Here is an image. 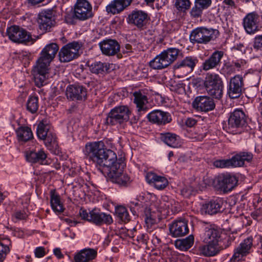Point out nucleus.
I'll return each mask as SVG.
<instances>
[{
    "instance_id": "obj_1",
    "label": "nucleus",
    "mask_w": 262,
    "mask_h": 262,
    "mask_svg": "<svg viewBox=\"0 0 262 262\" xmlns=\"http://www.w3.org/2000/svg\"><path fill=\"white\" fill-rule=\"evenodd\" d=\"M83 152L86 159L100 166L106 167L108 172L122 166V164L117 162L116 153L111 149L104 148L102 142L87 143Z\"/></svg>"
},
{
    "instance_id": "obj_4",
    "label": "nucleus",
    "mask_w": 262,
    "mask_h": 262,
    "mask_svg": "<svg viewBox=\"0 0 262 262\" xmlns=\"http://www.w3.org/2000/svg\"><path fill=\"white\" fill-rule=\"evenodd\" d=\"M219 34L217 30L206 27H198L193 29L189 35L190 41L193 44L207 45L214 40Z\"/></svg>"
},
{
    "instance_id": "obj_34",
    "label": "nucleus",
    "mask_w": 262,
    "mask_h": 262,
    "mask_svg": "<svg viewBox=\"0 0 262 262\" xmlns=\"http://www.w3.org/2000/svg\"><path fill=\"white\" fill-rule=\"evenodd\" d=\"M26 158L27 160L31 163H40L43 164V161L47 158V155L45 151L40 149L37 151H30L26 153Z\"/></svg>"
},
{
    "instance_id": "obj_30",
    "label": "nucleus",
    "mask_w": 262,
    "mask_h": 262,
    "mask_svg": "<svg viewBox=\"0 0 262 262\" xmlns=\"http://www.w3.org/2000/svg\"><path fill=\"white\" fill-rule=\"evenodd\" d=\"M223 54V52L222 51H216L214 52L212 55L203 63V69L206 71L214 69L220 65Z\"/></svg>"
},
{
    "instance_id": "obj_48",
    "label": "nucleus",
    "mask_w": 262,
    "mask_h": 262,
    "mask_svg": "<svg viewBox=\"0 0 262 262\" xmlns=\"http://www.w3.org/2000/svg\"><path fill=\"white\" fill-rule=\"evenodd\" d=\"M189 0H176V7L180 11H185L190 7Z\"/></svg>"
},
{
    "instance_id": "obj_25",
    "label": "nucleus",
    "mask_w": 262,
    "mask_h": 262,
    "mask_svg": "<svg viewBox=\"0 0 262 262\" xmlns=\"http://www.w3.org/2000/svg\"><path fill=\"white\" fill-rule=\"evenodd\" d=\"M102 53L107 56L116 54L120 50L119 43L114 39H107L103 40L99 43Z\"/></svg>"
},
{
    "instance_id": "obj_11",
    "label": "nucleus",
    "mask_w": 262,
    "mask_h": 262,
    "mask_svg": "<svg viewBox=\"0 0 262 262\" xmlns=\"http://www.w3.org/2000/svg\"><path fill=\"white\" fill-rule=\"evenodd\" d=\"M38 23L40 29L43 32L50 31L56 24L55 11L52 9L42 11L38 14Z\"/></svg>"
},
{
    "instance_id": "obj_40",
    "label": "nucleus",
    "mask_w": 262,
    "mask_h": 262,
    "mask_svg": "<svg viewBox=\"0 0 262 262\" xmlns=\"http://www.w3.org/2000/svg\"><path fill=\"white\" fill-rule=\"evenodd\" d=\"M26 107L27 110L31 113L34 114L36 113L39 107L38 97L34 96H29L26 103Z\"/></svg>"
},
{
    "instance_id": "obj_18",
    "label": "nucleus",
    "mask_w": 262,
    "mask_h": 262,
    "mask_svg": "<svg viewBox=\"0 0 262 262\" xmlns=\"http://www.w3.org/2000/svg\"><path fill=\"white\" fill-rule=\"evenodd\" d=\"M66 95L68 99L73 101H83L86 99L87 91L81 85L71 84L67 88Z\"/></svg>"
},
{
    "instance_id": "obj_60",
    "label": "nucleus",
    "mask_w": 262,
    "mask_h": 262,
    "mask_svg": "<svg viewBox=\"0 0 262 262\" xmlns=\"http://www.w3.org/2000/svg\"><path fill=\"white\" fill-rule=\"evenodd\" d=\"M54 255L59 259H60L63 257V254L61 253V250L60 248H56L54 249Z\"/></svg>"
},
{
    "instance_id": "obj_13",
    "label": "nucleus",
    "mask_w": 262,
    "mask_h": 262,
    "mask_svg": "<svg viewBox=\"0 0 262 262\" xmlns=\"http://www.w3.org/2000/svg\"><path fill=\"white\" fill-rule=\"evenodd\" d=\"M244 80L241 75H236L230 78L227 85V94L231 99L239 98L244 88Z\"/></svg>"
},
{
    "instance_id": "obj_17",
    "label": "nucleus",
    "mask_w": 262,
    "mask_h": 262,
    "mask_svg": "<svg viewBox=\"0 0 262 262\" xmlns=\"http://www.w3.org/2000/svg\"><path fill=\"white\" fill-rule=\"evenodd\" d=\"M169 230L173 237L185 236L189 232L187 221L181 219L174 220L169 225Z\"/></svg>"
},
{
    "instance_id": "obj_62",
    "label": "nucleus",
    "mask_w": 262,
    "mask_h": 262,
    "mask_svg": "<svg viewBox=\"0 0 262 262\" xmlns=\"http://www.w3.org/2000/svg\"><path fill=\"white\" fill-rule=\"evenodd\" d=\"M28 1L29 3L33 4V5H35V4H37L40 3H41L44 0H28Z\"/></svg>"
},
{
    "instance_id": "obj_55",
    "label": "nucleus",
    "mask_w": 262,
    "mask_h": 262,
    "mask_svg": "<svg viewBox=\"0 0 262 262\" xmlns=\"http://www.w3.org/2000/svg\"><path fill=\"white\" fill-rule=\"evenodd\" d=\"M142 206V203L139 202V201L130 202V210L134 215L136 213V209L138 210Z\"/></svg>"
},
{
    "instance_id": "obj_5",
    "label": "nucleus",
    "mask_w": 262,
    "mask_h": 262,
    "mask_svg": "<svg viewBox=\"0 0 262 262\" xmlns=\"http://www.w3.org/2000/svg\"><path fill=\"white\" fill-rule=\"evenodd\" d=\"M43 57L40 56L33 69L34 82L38 88L44 85L49 77V67L51 61Z\"/></svg>"
},
{
    "instance_id": "obj_61",
    "label": "nucleus",
    "mask_w": 262,
    "mask_h": 262,
    "mask_svg": "<svg viewBox=\"0 0 262 262\" xmlns=\"http://www.w3.org/2000/svg\"><path fill=\"white\" fill-rule=\"evenodd\" d=\"M64 221L68 224L71 225L73 224L74 226H76L78 223H79L78 222L76 221H73L70 219L67 218L64 219Z\"/></svg>"
},
{
    "instance_id": "obj_50",
    "label": "nucleus",
    "mask_w": 262,
    "mask_h": 262,
    "mask_svg": "<svg viewBox=\"0 0 262 262\" xmlns=\"http://www.w3.org/2000/svg\"><path fill=\"white\" fill-rule=\"evenodd\" d=\"M195 188L191 185H185L181 189V194L185 197H188L194 192Z\"/></svg>"
},
{
    "instance_id": "obj_32",
    "label": "nucleus",
    "mask_w": 262,
    "mask_h": 262,
    "mask_svg": "<svg viewBox=\"0 0 262 262\" xmlns=\"http://www.w3.org/2000/svg\"><path fill=\"white\" fill-rule=\"evenodd\" d=\"M160 139L164 143L172 148H179L182 144L180 137L174 133L170 132L161 133Z\"/></svg>"
},
{
    "instance_id": "obj_35",
    "label": "nucleus",
    "mask_w": 262,
    "mask_h": 262,
    "mask_svg": "<svg viewBox=\"0 0 262 262\" xmlns=\"http://www.w3.org/2000/svg\"><path fill=\"white\" fill-rule=\"evenodd\" d=\"M111 67L112 64L108 63L95 61L90 66V70L93 73L103 74L109 73L111 71Z\"/></svg>"
},
{
    "instance_id": "obj_21",
    "label": "nucleus",
    "mask_w": 262,
    "mask_h": 262,
    "mask_svg": "<svg viewBox=\"0 0 262 262\" xmlns=\"http://www.w3.org/2000/svg\"><path fill=\"white\" fill-rule=\"evenodd\" d=\"M107 176L111 182L120 186H125L130 182V178L127 173L123 172L121 166L107 172Z\"/></svg>"
},
{
    "instance_id": "obj_3",
    "label": "nucleus",
    "mask_w": 262,
    "mask_h": 262,
    "mask_svg": "<svg viewBox=\"0 0 262 262\" xmlns=\"http://www.w3.org/2000/svg\"><path fill=\"white\" fill-rule=\"evenodd\" d=\"M79 214L82 220L98 226L103 224L111 225L113 222V218L110 214L101 212L95 208L89 212L86 210L81 208Z\"/></svg>"
},
{
    "instance_id": "obj_9",
    "label": "nucleus",
    "mask_w": 262,
    "mask_h": 262,
    "mask_svg": "<svg viewBox=\"0 0 262 262\" xmlns=\"http://www.w3.org/2000/svg\"><path fill=\"white\" fill-rule=\"evenodd\" d=\"M7 34L11 41L18 43H26L32 39L30 33L17 26L8 28L7 30Z\"/></svg>"
},
{
    "instance_id": "obj_51",
    "label": "nucleus",
    "mask_w": 262,
    "mask_h": 262,
    "mask_svg": "<svg viewBox=\"0 0 262 262\" xmlns=\"http://www.w3.org/2000/svg\"><path fill=\"white\" fill-rule=\"evenodd\" d=\"M202 11L203 9L195 3L194 6L191 10L190 14L192 17L198 18L201 16Z\"/></svg>"
},
{
    "instance_id": "obj_39",
    "label": "nucleus",
    "mask_w": 262,
    "mask_h": 262,
    "mask_svg": "<svg viewBox=\"0 0 262 262\" xmlns=\"http://www.w3.org/2000/svg\"><path fill=\"white\" fill-rule=\"evenodd\" d=\"M18 140L26 142L33 138V134L30 128L28 126H21L16 131Z\"/></svg>"
},
{
    "instance_id": "obj_38",
    "label": "nucleus",
    "mask_w": 262,
    "mask_h": 262,
    "mask_svg": "<svg viewBox=\"0 0 262 262\" xmlns=\"http://www.w3.org/2000/svg\"><path fill=\"white\" fill-rule=\"evenodd\" d=\"M193 242L194 237L192 235H190L185 238L177 239L175 241L174 245L178 249L181 250H186L192 246Z\"/></svg>"
},
{
    "instance_id": "obj_26",
    "label": "nucleus",
    "mask_w": 262,
    "mask_h": 262,
    "mask_svg": "<svg viewBox=\"0 0 262 262\" xmlns=\"http://www.w3.org/2000/svg\"><path fill=\"white\" fill-rule=\"evenodd\" d=\"M198 62V59L194 56H187L183 60L177 62L173 66V69L178 72L182 71L184 69H187V73L192 72L196 64Z\"/></svg>"
},
{
    "instance_id": "obj_44",
    "label": "nucleus",
    "mask_w": 262,
    "mask_h": 262,
    "mask_svg": "<svg viewBox=\"0 0 262 262\" xmlns=\"http://www.w3.org/2000/svg\"><path fill=\"white\" fill-rule=\"evenodd\" d=\"M10 243L8 239L0 241V262H3L10 249L8 245Z\"/></svg>"
},
{
    "instance_id": "obj_12",
    "label": "nucleus",
    "mask_w": 262,
    "mask_h": 262,
    "mask_svg": "<svg viewBox=\"0 0 262 262\" xmlns=\"http://www.w3.org/2000/svg\"><path fill=\"white\" fill-rule=\"evenodd\" d=\"M237 178L229 174H223L219 176L214 181V187L224 192L232 190L237 185Z\"/></svg>"
},
{
    "instance_id": "obj_53",
    "label": "nucleus",
    "mask_w": 262,
    "mask_h": 262,
    "mask_svg": "<svg viewBox=\"0 0 262 262\" xmlns=\"http://www.w3.org/2000/svg\"><path fill=\"white\" fill-rule=\"evenodd\" d=\"M160 204L158 207V211L162 212L163 210H165L170 208L171 206V204L168 202H166L164 199L161 201H159Z\"/></svg>"
},
{
    "instance_id": "obj_49",
    "label": "nucleus",
    "mask_w": 262,
    "mask_h": 262,
    "mask_svg": "<svg viewBox=\"0 0 262 262\" xmlns=\"http://www.w3.org/2000/svg\"><path fill=\"white\" fill-rule=\"evenodd\" d=\"M148 210H146L145 222L148 226H151L157 222V219L154 212H148Z\"/></svg>"
},
{
    "instance_id": "obj_47",
    "label": "nucleus",
    "mask_w": 262,
    "mask_h": 262,
    "mask_svg": "<svg viewBox=\"0 0 262 262\" xmlns=\"http://www.w3.org/2000/svg\"><path fill=\"white\" fill-rule=\"evenodd\" d=\"M28 215L24 210H16L12 215V219L14 222L27 219Z\"/></svg>"
},
{
    "instance_id": "obj_10",
    "label": "nucleus",
    "mask_w": 262,
    "mask_h": 262,
    "mask_svg": "<svg viewBox=\"0 0 262 262\" xmlns=\"http://www.w3.org/2000/svg\"><path fill=\"white\" fill-rule=\"evenodd\" d=\"M93 16L92 7L87 0H77L74 7V17L80 20H85Z\"/></svg>"
},
{
    "instance_id": "obj_58",
    "label": "nucleus",
    "mask_w": 262,
    "mask_h": 262,
    "mask_svg": "<svg viewBox=\"0 0 262 262\" xmlns=\"http://www.w3.org/2000/svg\"><path fill=\"white\" fill-rule=\"evenodd\" d=\"M223 3L228 8H235V2L233 0H223Z\"/></svg>"
},
{
    "instance_id": "obj_31",
    "label": "nucleus",
    "mask_w": 262,
    "mask_h": 262,
    "mask_svg": "<svg viewBox=\"0 0 262 262\" xmlns=\"http://www.w3.org/2000/svg\"><path fill=\"white\" fill-rule=\"evenodd\" d=\"M146 178L148 183L152 184L159 190L163 189L168 184V180L165 177L159 176L154 172L147 173Z\"/></svg>"
},
{
    "instance_id": "obj_42",
    "label": "nucleus",
    "mask_w": 262,
    "mask_h": 262,
    "mask_svg": "<svg viewBox=\"0 0 262 262\" xmlns=\"http://www.w3.org/2000/svg\"><path fill=\"white\" fill-rule=\"evenodd\" d=\"M50 132L49 125L47 123L43 121L39 122L36 129L37 135L39 139H43Z\"/></svg>"
},
{
    "instance_id": "obj_8",
    "label": "nucleus",
    "mask_w": 262,
    "mask_h": 262,
    "mask_svg": "<svg viewBox=\"0 0 262 262\" xmlns=\"http://www.w3.org/2000/svg\"><path fill=\"white\" fill-rule=\"evenodd\" d=\"M82 44L80 41H73L64 45L59 52L61 62H67L77 58L80 56L79 50Z\"/></svg>"
},
{
    "instance_id": "obj_20",
    "label": "nucleus",
    "mask_w": 262,
    "mask_h": 262,
    "mask_svg": "<svg viewBox=\"0 0 262 262\" xmlns=\"http://www.w3.org/2000/svg\"><path fill=\"white\" fill-rule=\"evenodd\" d=\"M258 15L255 12L249 13L243 19V26L249 34H253L259 31Z\"/></svg>"
},
{
    "instance_id": "obj_2",
    "label": "nucleus",
    "mask_w": 262,
    "mask_h": 262,
    "mask_svg": "<svg viewBox=\"0 0 262 262\" xmlns=\"http://www.w3.org/2000/svg\"><path fill=\"white\" fill-rule=\"evenodd\" d=\"M180 53L181 50L178 48H168L151 60L149 66L155 70L166 68L177 60Z\"/></svg>"
},
{
    "instance_id": "obj_15",
    "label": "nucleus",
    "mask_w": 262,
    "mask_h": 262,
    "mask_svg": "<svg viewBox=\"0 0 262 262\" xmlns=\"http://www.w3.org/2000/svg\"><path fill=\"white\" fill-rule=\"evenodd\" d=\"M227 244L224 246L213 243L204 244L199 247L200 255L206 257H212L217 255L222 250L227 248L231 244L229 238L227 239Z\"/></svg>"
},
{
    "instance_id": "obj_6",
    "label": "nucleus",
    "mask_w": 262,
    "mask_h": 262,
    "mask_svg": "<svg viewBox=\"0 0 262 262\" xmlns=\"http://www.w3.org/2000/svg\"><path fill=\"white\" fill-rule=\"evenodd\" d=\"M204 86L209 95L218 99L222 98L223 82L218 74L207 73L205 78Z\"/></svg>"
},
{
    "instance_id": "obj_19",
    "label": "nucleus",
    "mask_w": 262,
    "mask_h": 262,
    "mask_svg": "<svg viewBox=\"0 0 262 262\" xmlns=\"http://www.w3.org/2000/svg\"><path fill=\"white\" fill-rule=\"evenodd\" d=\"M147 118L149 122L158 125H164L172 120L171 116L169 113L159 110L149 113Z\"/></svg>"
},
{
    "instance_id": "obj_36",
    "label": "nucleus",
    "mask_w": 262,
    "mask_h": 262,
    "mask_svg": "<svg viewBox=\"0 0 262 262\" xmlns=\"http://www.w3.org/2000/svg\"><path fill=\"white\" fill-rule=\"evenodd\" d=\"M58 45L55 43H51L46 46L41 51L40 56L50 61L51 62L54 58L58 51Z\"/></svg>"
},
{
    "instance_id": "obj_64",
    "label": "nucleus",
    "mask_w": 262,
    "mask_h": 262,
    "mask_svg": "<svg viewBox=\"0 0 262 262\" xmlns=\"http://www.w3.org/2000/svg\"><path fill=\"white\" fill-rule=\"evenodd\" d=\"M125 49H126V52H130L132 50V46L130 44H126L125 46Z\"/></svg>"
},
{
    "instance_id": "obj_43",
    "label": "nucleus",
    "mask_w": 262,
    "mask_h": 262,
    "mask_svg": "<svg viewBox=\"0 0 262 262\" xmlns=\"http://www.w3.org/2000/svg\"><path fill=\"white\" fill-rule=\"evenodd\" d=\"M115 212L117 216L122 222H128L130 220V216L126 208L122 206H119L116 208Z\"/></svg>"
},
{
    "instance_id": "obj_45",
    "label": "nucleus",
    "mask_w": 262,
    "mask_h": 262,
    "mask_svg": "<svg viewBox=\"0 0 262 262\" xmlns=\"http://www.w3.org/2000/svg\"><path fill=\"white\" fill-rule=\"evenodd\" d=\"M213 165L217 168H221L234 167L232 157L229 159L216 160L213 162Z\"/></svg>"
},
{
    "instance_id": "obj_37",
    "label": "nucleus",
    "mask_w": 262,
    "mask_h": 262,
    "mask_svg": "<svg viewBox=\"0 0 262 262\" xmlns=\"http://www.w3.org/2000/svg\"><path fill=\"white\" fill-rule=\"evenodd\" d=\"M133 95L134 97V102L136 104L138 111L146 112L148 109L147 106L148 101L146 96L140 92H135Z\"/></svg>"
},
{
    "instance_id": "obj_16",
    "label": "nucleus",
    "mask_w": 262,
    "mask_h": 262,
    "mask_svg": "<svg viewBox=\"0 0 262 262\" xmlns=\"http://www.w3.org/2000/svg\"><path fill=\"white\" fill-rule=\"evenodd\" d=\"M246 124V118L244 112L241 110L236 109L231 114L228 119V129L230 132H233V129L243 127Z\"/></svg>"
},
{
    "instance_id": "obj_29",
    "label": "nucleus",
    "mask_w": 262,
    "mask_h": 262,
    "mask_svg": "<svg viewBox=\"0 0 262 262\" xmlns=\"http://www.w3.org/2000/svg\"><path fill=\"white\" fill-rule=\"evenodd\" d=\"M221 232L217 229L206 227L202 239L204 244L213 243L220 244Z\"/></svg>"
},
{
    "instance_id": "obj_22",
    "label": "nucleus",
    "mask_w": 262,
    "mask_h": 262,
    "mask_svg": "<svg viewBox=\"0 0 262 262\" xmlns=\"http://www.w3.org/2000/svg\"><path fill=\"white\" fill-rule=\"evenodd\" d=\"M193 107L197 111L207 112L213 110L215 107L213 100L208 96H199L192 102Z\"/></svg>"
},
{
    "instance_id": "obj_63",
    "label": "nucleus",
    "mask_w": 262,
    "mask_h": 262,
    "mask_svg": "<svg viewBox=\"0 0 262 262\" xmlns=\"http://www.w3.org/2000/svg\"><path fill=\"white\" fill-rule=\"evenodd\" d=\"M236 49L239 51H244V52L245 51L244 46L241 43L237 45Z\"/></svg>"
},
{
    "instance_id": "obj_28",
    "label": "nucleus",
    "mask_w": 262,
    "mask_h": 262,
    "mask_svg": "<svg viewBox=\"0 0 262 262\" xmlns=\"http://www.w3.org/2000/svg\"><path fill=\"white\" fill-rule=\"evenodd\" d=\"M132 1L114 0L106 7V11L114 15L120 13L130 5Z\"/></svg>"
},
{
    "instance_id": "obj_14",
    "label": "nucleus",
    "mask_w": 262,
    "mask_h": 262,
    "mask_svg": "<svg viewBox=\"0 0 262 262\" xmlns=\"http://www.w3.org/2000/svg\"><path fill=\"white\" fill-rule=\"evenodd\" d=\"M253 238L249 236L245 239L235 249L234 254L230 259L231 262H237L241 260L243 257L246 256L250 252L253 246Z\"/></svg>"
},
{
    "instance_id": "obj_59",
    "label": "nucleus",
    "mask_w": 262,
    "mask_h": 262,
    "mask_svg": "<svg viewBox=\"0 0 262 262\" xmlns=\"http://www.w3.org/2000/svg\"><path fill=\"white\" fill-rule=\"evenodd\" d=\"M196 123V120L194 119L191 118H188L185 122L186 125L188 127H192Z\"/></svg>"
},
{
    "instance_id": "obj_24",
    "label": "nucleus",
    "mask_w": 262,
    "mask_h": 262,
    "mask_svg": "<svg viewBox=\"0 0 262 262\" xmlns=\"http://www.w3.org/2000/svg\"><path fill=\"white\" fill-rule=\"evenodd\" d=\"M127 19L129 24L141 29L146 25L148 20V14L141 10L133 11L128 15Z\"/></svg>"
},
{
    "instance_id": "obj_52",
    "label": "nucleus",
    "mask_w": 262,
    "mask_h": 262,
    "mask_svg": "<svg viewBox=\"0 0 262 262\" xmlns=\"http://www.w3.org/2000/svg\"><path fill=\"white\" fill-rule=\"evenodd\" d=\"M196 3L202 9L208 8L212 4V0H195Z\"/></svg>"
},
{
    "instance_id": "obj_56",
    "label": "nucleus",
    "mask_w": 262,
    "mask_h": 262,
    "mask_svg": "<svg viewBox=\"0 0 262 262\" xmlns=\"http://www.w3.org/2000/svg\"><path fill=\"white\" fill-rule=\"evenodd\" d=\"M34 253L36 257H42L45 255V248L42 247H37L35 249Z\"/></svg>"
},
{
    "instance_id": "obj_46",
    "label": "nucleus",
    "mask_w": 262,
    "mask_h": 262,
    "mask_svg": "<svg viewBox=\"0 0 262 262\" xmlns=\"http://www.w3.org/2000/svg\"><path fill=\"white\" fill-rule=\"evenodd\" d=\"M42 140L44 141L46 146L49 149L57 145L55 135L51 132Z\"/></svg>"
},
{
    "instance_id": "obj_23",
    "label": "nucleus",
    "mask_w": 262,
    "mask_h": 262,
    "mask_svg": "<svg viewBox=\"0 0 262 262\" xmlns=\"http://www.w3.org/2000/svg\"><path fill=\"white\" fill-rule=\"evenodd\" d=\"M224 204L223 200L221 198L211 200L202 206V213L213 215L221 212L225 209V207L223 206Z\"/></svg>"
},
{
    "instance_id": "obj_27",
    "label": "nucleus",
    "mask_w": 262,
    "mask_h": 262,
    "mask_svg": "<svg viewBox=\"0 0 262 262\" xmlns=\"http://www.w3.org/2000/svg\"><path fill=\"white\" fill-rule=\"evenodd\" d=\"M97 255V251L92 248H84L76 253L74 257V262H92Z\"/></svg>"
},
{
    "instance_id": "obj_33",
    "label": "nucleus",
    "mask_w": 262,
    "mask_h": 262,
    "mask_svg": "<svg viewBox=\"0 0 262 262\" xmlns=\"http://www.w3.org/2000/svg\"><path fill=\"white\" fill-rule=\"evenodd\" d=\"M253 157V154L249 151H241L236 153L232 157L234 167L244 166L245 162H250Z\"/></svg>"
},
{
    "instance_id": "obj_54",
    "label": "nucleus",
    "mask_w": 262,
    "mask_h": 262,
    "mask_svg": "<svg viewBox=\"0 0 262 262\" xmlns=\"http://www.w3.org/2000/svg\"><path fill=\"white\" fill-rule=\"evenodd\" d=\"M253 47L257 50H262V35H257L254 38Z\"/></svg>"
},
{
    "instance_id": "obj_57",
    "label": "nucleus",
    "mask_w": 262,
    "mask_h": 262,
    "mask_svg": "<svg viewBox=\"0 0 262 262\" xmlns=\"http://www.w3.org/2000/svg\"><path fill=\"white\" fill-rule=\"evenodd\" d=\"M148 238V237L146 234H141L137 236V241L139 243L144 244L147 242Z\"/></svg>"
},
{
    "instance_id": "obj_7",
    "label": "nucleus",
    "mask_w": 262,
    "mask_h": 262,
    "mask_svg": "<svg viewBox=\"0 0 262 262\" xmlns=\"http://www.w3.org/2000/svg\"><path fill=\"white\" fill-rule=\"evenodd\" d=\"M131 114V111L127 105H120L111 110L106 118V123L111 125L121 124L127 122Z\"/></svg>"
},
{
    "instance_id": "obj_41",
    "label": "nucleus",
    "mask_w": 262,
    "mask_h": 262,
    "mask_svg": "<svg viewBox=\"0 0 262 262\" xmlns=\"http://www.w3.org/2000/svg\"><path fill=\"white\" fill-rule=\"evenodd\" d=\"M52 209L56 212H62L64 210L62 204L60 202V196L58 195L52 194L50 200Z\"/></svg>"
}]
</instances>
